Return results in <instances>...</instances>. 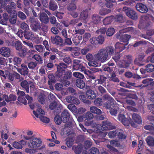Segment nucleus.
Wrapping results in <instances>:
<instances>
[{"instance_id": "18", "label": "nucleus", "mask_w": 154, "mask_h": 154, "mask_svg": "<svg viewBox=\"0 0 154 154\" xmlns=\"http://www.w3.org/2000/svg\"><path fill=\"white\" fill-rule=\"evenodd\" d=\"M137 10L141 13H146L148 11V9L146 6L141 3H138L136 6Z\"/></svg>"}, {"instance_id": "34", "label": "nucleus", "mask_w": 154, "mask_h": 154, "mask_svg": "<svg viewBox=\"0 0 154 154\" xmlns=\"http://www.w3.org/2000/svg\"><path fill=\"white\" fill-rule=\"evenodd\" d=\"M82 146L81 145H78L77 146L74 145L73 146L72 149L74 152L76 154H79L82 151Z\"/></svg>"}, {"instance_id": "47", "label": "nucleus", "mask_w": 154, "mask_h": 154, "mask_svg": "<svg viewBox=\"0 0 154 154\" xmlns=\"http://www.w3.org/2000/svg\"><path fill=\"white\" fill-rule=\"evenodd\" d=\"M66 144L69 147H70L73 144L74 140L73 137H68L66 139Z\"/></svg>"}, {"instance_id": "25", "label": "nucleus", "mask_w": 154, "mask_h": 154, "mask_svg": "<svg viewBox=\"0 0 154 154\" xmlns=\"http://www.w3.org/2000/svg\"><path fill=\"white\" fill-rule=\"evenodd\" d=\"M125 112L124 110L123 112L122 111H121L118 116L117 119L125 126Z\"/></svg>"}, {"instance_id": "38", "label": "nucleus", "mask_w": 154, "mask_h": 154, "mask_svg": "<svg viewBox=\"0 0 154 154\" xmlns=\"http://www.w3.org/2000/svg\"><path fill=\"white\" fill-rule=\"evenodd\" d=\"M76 3L72 1L67 6V9L69 11L76 10L77 8Z\"/></svg>"}, {"instance_id": "24", "label": "nucleus", "mask_w": 154, "mask_h": 154, "mask_svg": "<svg viewBox=\"0 0 154 154\" xmlns=\"http://www.w3.org/2000/svg\"><path fill=\"white\" fill-rule=\"evenodd\" d=\"M17 53L19 57L24 58L26 57L27 55L28 54V52L26 48L23 46L22 49L17 52Z\"/></svg>"}, {"instance_id": "1", "label": "nucleus", "mask_w": 154, "mask_h": 154, "mask_svg": "<svg viewBox=\"0 0 154 154\" xmlns=\"http://www.w3.org/2000/svg\"><path fill=\"white\" fill-rule=\"evenodd\" d=\"M114 51V48L113 46H108L105 48H102L99 50L98 53L95 54V57L98 60L104 62L108 60L109 55L111 56L113 54Z\"/></svg>"}, {"instance_id": "12", "label": "nucleus", "mask_w": 154, "mask_h": 154, "mask_svg": "<svg viewBox=\"0 0 154 154\" xmlns=\"http://www.w3.org/2000/svg\"><path fill=\"white\" fill-rule=\"evenodd\" d=\"M116 127L110 122L108 119L102 122L101 129L103 130H108L115 129Z\"/></svg>"}, {"instance_id": "32", "label": "nucleus", "mask_w": 154, "mask_h": 154, "mask_svg": "<svg viewBox=\"0 0 154 154\" xmlns=\"http://www.w3.org/2000/svg\"><path fill=\"white\" fill-rule=\"evenodd\" d=\"M21 87L25 89L26 92L28 93L29 92V85L28 82L26 80L22 81L20 84Z\"/></svg>"}, {"instance_id": "57", "label": "nucleus", "mask_w": 154, "mask_h": 154, "mask_svg": "<svg viewBox=\"0 0 154 154\" xmlns=\"http://www.w3.org/2000/svg\"><path fill=\"white\" fill-rule=\"evenodd\" d=\"M34 48L36 50L39 52H42L45 50L44 46L42 45H35Z\"/></svg>"}, {"instance_id": "19", "label": "nucleus", "mask_w": 154, "mask_h": 154, "mask_svg": "<svg viewBox=\"0 0 154 154\" xmlns=\"http://www.w3.org/2000/svg\"><path fill=\"white\" fill-rule=\"evenodd\" d=\"M39 15V19L40 20L42 23L47 24L49 22V19L48 15L45 12H40L38 14Z\"/></svg>"}, {"instance_id": "22", "label": "nucleus", "mask_w": 154, "mask_h": 154, "mask_svg": "<svg viewBox=\"0 0 154 154\" xmlns=\"http://www.w3.org/2000/svg\"><path fill=\"white\" fill-rule=\"evenodd\" d=\"M3 98L7 102L14 101L17 99L16 96L13 94H11L9 95V97L8 95L4 94L3 95Z\"/></svg>"}, {"instance_id": "30", "label": "nucleus", "mask_w": 154, "mask_h": 154, "mask_svg": "<svg viewBox=\"0 0 154 154\" xmlns=\"http://www.w3.org/2000/svg\"><path fill=\"white\" fill-rule=\"evenodd\" d=\"M75 85L78 88L81 89H83L85 86V82L82 79H77L75 82Z\"/></svg>"}, {"instance_id": "60", "label": "nucleus", "mask_w": 154, "mask_h": 154, "mask_svg": "<svg viewBox=\"0 0 154 154\" xmlns=\"http://www.w3.org/2000/svg\"><path fill=\"white\" fill-rule=\"evenodd\" d=\"M73 75L76 78H79V79H83L84 77L83 74L78 72H74L73 73Z\"/></svg>"}, {"instance_id": "56", "label": "nucleus", "mask_w": 154, "mask_h": 154, "mask_svg": "<svg viewBox=\"0 0 154 154\" xmlns=\"http://www.w3.org/2000/svg\"><path fill=\"white\" fill-rule=\"evenodd\" d=\"M103 102L102 99L99 98H97L94 101V104L97 106H100L102 105Z\"/></svg>"}, {"instance_id": "46", "label": "nucleus", "mask_w": 154, "mask_h": 154, "mask_svg": "<svg viewBox=\"0 0 154 154\" xmlns=\"http://www.w3.org/2000/svg\"><path fill=\"white\" fill-rule=\"evenodd\" d=\"M33 59L35 60L37 62V63L40 64L43 63V59L42 57L38 54H35L33 56Z\"/></svg>"}, {"instance_id": "63", "label": "nucleus", "mask_w": 154, "mask_h": 154, "mask_svg": "<svg viewBox=\"0 0 154 154\" xmlns=\"http://www.w3.org/2000/svg\"><path fill=\"white\" fill-rule=\"evenodd\" d=\"M96 37H92L89 40L91 43L94 46L98 44V41Z\"/></svg>"}, {"instance_id": "59", "label": "nucleus", "mask_w": 154, "mask_h": 154, "mask_svg": "<svg viewBox=\"0 0 154 154\" xmlns=\"http://www.w3.org/2000/svg\"><path fill=\"white\" fill-rule=\"evenodd\" d=\"M20 28L23 30V31H27L29 30V26L25 22L22 23L21 24Z\"/></svg>"}, {"instance_id": "10", "label": "nucleus", "mask_w": 154, "mask_h": 154, "mask_svg": "<svg viewBox=\"0 0 154 154\" xmlns=\"http://www.w3.org/2000/svg\"><path fill=\"white\" fill-rule=\"evenodd\" d=\"M103 98L104 100L107 101L104 103V107L107 109H110L114 105L115 100L109 94L104 95Z\"/></svg>"}, {"instance_id": "45", "label": "nucleus", "mask_w": 154, "mask_h": 154, "mask_svg": "<svg viewBox=\"0 0 154 154\" xmlns=\"http://www.w3.org/2000/svg\"><path fill=\"white\" fill-rule=\"evenodd\" d=\"M88 12L87 10L83 11L81 13L80 15V18L82 20L86 19L88 16Z\"/></svg>"}, {"instance_id": "26", "label": "nucleus", "mask_w": 154, "mask_h": 154, "mask_svg": "<svg viewBox=\"0 0 154 154\" xmlns=\"http://www.w3.org/2000/svg\"><path fill=\"white\" fill-rule=\"evenodd\" d=\"M23 35L26 39L32 40L34 37L33 33L29 30L27 31H23Z\"/></svg>"}, {"instance_id": "58", "label": "nucleus", "mask_w": 154, "mask_h": 154, "mask_svg": "<svg viewBox=\"0 0 154 154\" xmlns=\"http://www.w3.org/2000/svg\"><path fill=\"white\" fill-rule=\"evenodd\" d=\"M6 10L7 12L9 14H14V13H17L16 11L13 8L11 7L8 5L6 6Z\"/></svg>"}, {"instance_id": "14", "label": "nucleus", "mask_w": 154, "mask_h": 154, "mask_svg": "<svg viewBox=\"0 0 154 154\" xmlns=\"http://www.w3.org/2000/svg\"><path fill=\"white\" fill-rule=\"evenodd\" d=\"M63 39L60 36H51L50 42L54 45L60 46H63Z\"/></svg>"}, {"instance_id": "6", "label": "nucleus", "mask_w": 154, "mask_h": 154, "mask_svg": "<svg viewBox=\"0 0 154 154\" xmlns=\"http://www.w3.org/2000/svg\"><path fill=\"white\" fill-rule=\"evenodd\" d=\"M42 143L41 139L32 136L27 144L28 146L31 148H36L40 146Z\"/></svg>"}, {"instance_id": "41", "label": "nucleus", "mask_w": 154, "mask_h": 154, "mask_svg": "<svg viewBox=\"0 0 154 154\" xmlns=\"http://www.w3.org/2000/svg\"><path fill=\"white\" fill-rule=\"evenodd\" d=\"M113 20L114 21L118 23H122L124 22L123 16L122 14H119L114 16Z\"/></svg>"}, {"instance_id": "52", "label": "nucleus", "mask_w": 154, "mask_h": 154, "mask_svg": "<svg viewBox=\"0 0 154 154\" xmlns=\"http://www.w3.org/2000/svg\"><path fill=\"white\" fill-rule=\"evenodd\" d=\"M147 72H151L154 71V65L152 64H148L145 66Z\"/></svg>"}, {"instance_id": "37", "label": "nucleus", "mask_w": 154, "mask_h": 154, "mask_svg": "<svg viewBox=\"0 0 154 154\" xmlns=\"http://www.w3.org/2000/svg\"><path fill=\"white\" fill-rule=\"evenodd\" d=\"M82 39V36L81 35L73 37L72 38V41L75 45H77L80 44L81 41Z\"/></svg>"}, {"instance_id": "53", "label": "nucleus", "mask_w": 154, "mask_h": 154, "mask_svg": "<svg viewBox=\"0 0 154 154\" xmlns=\"http://www.w3.org/2000/svg\"><path fill=\"white\" fill-rule=\"evenodd\" d=\"M116 73L113 72L111 75L109 79L110 81L115 82H119V79L116 77Z\"/></svg>"}, {"instance_id": "13", "label": "nucleus", "mask_w": 154, "mask_h": 154, "mask_svg": "<svg viewBox=\"0 0 154 154\" xmlns=\"http://www.w3.org/2000/svg\"><path fill=\"white\" fill-rule=\"evenodd\" d=\"M126 14L129 18L136 20L137 19L138 16L137 13L132 9L126 7Z\"/></svg>"}, {"instance_id": "61", "label": "nucleus", "mask_w": 154, "mask_h": 154, "mask_svg": "<svg viewBox=\"0 0 154 154\" xmlns=\"http://www.w3.org/2000/svg\"><path fill=\"white\" fill-rule=\"evenodd\" d=\"M17 15L22 20H24L26 19V15L22 11H18L17 14Z\"/></svg>"}, {"instance_id": "8", "label": "nucleus", "mask_w": 154, "mask_h": 154, "mask_svg": "<svg viewBox=\"0 0 154 154\" xmlns=\"http://www.w3.org/2000/svg\"><path fill=\"white\" fill-rule=\"evenodd\" d=\"M61 117L63 119V122L66 123L64 126L65 128H70L72 125V124L70 122H68L70 118V115L68 111L66 109H64L63 111L61 114Z\"/></svg>"}, {"instance_id": "5", "label": "nucleus", "mask_w": 154, "mask_h": 154, "mask_svg": "<svg viewBox=\"0 0 154 154\" xmlns=\"http://www.w3.org/2000/svg\"><path fill=\"white\" fill-rule=\"evenodd\" d=\"M33 114L37 118H39L41 120L45 123H48L50 121L49 119L44 116L45 112L40 107H38L36 112L35 110L33 111Z\"/></svg>"}, {"instance_id": "21", "label": "nucleus", "mask_w": 154, "mask_h": 154, "mask_svg": "<svg viewBox=\"0 0 154 154\" xmlns=\"http://www.w3.org/2000/svg\"><path fill=\"white\" fill-rule=\"evenodd\" d=\"M0 53L4 57H8L11 54V50L8 48L3 47L0 49Z\"/></svg>"}, {"instance_id": "33", "label": "nucleus", "mask_w": 154, "mask_h": 154, "mask_svg": "<svg viewBox=\"0 0 154 154\" xmlns=\"http://www.w3.org/2000/svg\"><path fill=\"white\" fill-rule=\"evenodd\" d=\"M145 140L149 146H154V138L153 137L149 136L146 138Z\"/></svg>"}, {"instance_id": "43", "label": "nucleus", "mask_w": 154, "mask_h": 154, "mask_svg": "<svg viewBox=\"0 0 154 154\" xmlns=\"http://www.w3.org/2000/svg\"><path fill=\"white\" fill-rule=\"evenodd\" d=\"M13 63L14 65L19 66L21 64L22 61L21 59L17 57H14L12 59Z\"/></svg>"}, {"instance_id": "51", "label": "nucleus", "mask_w": 154, "mask_h": 154, "mask_svg": "<svg viewBox=\"0 0 154 154\" xmlns=\"http://www.w3.org/2000/svg\"><path fill=\"white\" fill-rule=\"evenodd\" d=\"M54 121L56 124L59 125L63 122V119L60 115H57L54 117Z\"/></svg>"}, {"instance_id": "11", "label": "nucleus", "mask_w": 154, "mask_h": 154, "mask_svg": "<svg viewBox=\"0 0 154 154\" xmlns=\"http://www.w3.org/2000/svg\"><path fill=\"white\" fill-rule=\"evenodd\" d=\"M57 71L55 73V75L58 77L61 76L62 74L65 71V69L67 67V65L64 63H60L59 64H57Z\"/></svg>"}, {"instance_id": "9", "label": "nucleus", "mask_w": 154, "mask_h": 154, "mask_svg": "<svg viewBox=\"0 0 154 154\" xmlns=\"http://www.w3.org/2000/svg\"><path fill=\"white\" fill-rule=\"evenodd\" d=\"M117 134L118 138L119 139H125V135L124 134L123 131L121 129L111 131H109L108 134L109 137L111 138H113L116 137Z\"/></svg>"}, {"instance_id": "44", "label": "nucleus", "mask_w": 154, "mask_h": 154, "mask_svg": "<svg viewBox=\"0 0 154 154\" xmlns=\"http://www.w3.org/2000/svg\"><path fill=\"white\" fill-rule=\"evenodd\" d=\"M79 98L83 102L88 104H91V102L86 98L85 95L81 94L79 96Z\"/></svg>"}, {"instance_id": "49", "label": "nucleus", "mask_w": 154, "mask_h": 154, "mask_svg": "<svg viewBox=\"0 0 154 154\" xmlns=\"http://www.w3.org/2000/svg\"><path fill=\"white\" fill-rule=\"evenodd\" d=\"M132 62V59L131 55L126 56V68L128 67Z\"/></svg>"}, {"instance_id": "48", "label": "nucleus", "mask_w": 154, "mask_h": 154, "mask_svg": "<svg viewBox=\"0 0 154 154\" xmlns=\"http://www.w3.org/2000/svg\"><path fill=\"white\" fill-rule=\"evenodd\" d=\"M129 124H131L133 127L136 128L137 126V125L132 121L131 118L128 119L126 118V126H128Z\"/></svg>"}, {"instance_id": "16", "label": "nucleus", "mask_w": 154, "mask_h": 154, "mask_svg": "<svg viewBox=\"0 0 154 154\" xmlns=\"http://www.w3.org/2000/svg\"><path fill=\"white\" fill-rule=\"evenodd\" d=\"M30 21L31 23V27L32 30L35 32H38L41 25L39 21L33 19H31Z\"/></svg>"}, {"instance_id": "2", "label": "nucleus", "mask_w": 154, "mask_h": 154, "mask_svg": "<svg viewBox=\"0 0 154 154\" xmlns=\"http://www.w3.org/2000/svg\"><path fill=\"white\" fill-rule=\"evenodd\" d=\"M72 76V72L71 70L65 71L61 76L58 77L55 75V77L59 80H60L63 85L66 87L69 86L70 84L69 81Z\"/></svg>"}, {"instance_id": "7", "label": "nucleus", "mask_w": 154, "mask_h": 154, "mask_svg": "<svg viewBox=\"0 0 154 154\" xmlns=\"http://www.w3.org/2000/svg\"><path fill=\"white\" fill-rule=\"evenodd\" d=\"M151 22L149 17L147 16H144L142 17L138 25V27L140 29H147L150 25Z\"/></svg>"}, {"instance_id": "29", "label": "nucleus", "mask_w": 154, "mask_h": 154, "mask_svg": "<svg viewBox=\"0 0 154 154\" xmlns=\"http://www.w3.org/2000/svg\"><path fill=\"white\" fill-rule=\"evenodd\" d=\"M17 13L10 14L9 21L10 23L12 25L15 24L17 22Z\"/></svg>"}, {"instance_id": "3", "label": "nucleus", "mask_w": 154, "mask_h": 154, "mask_svg": "<svg viewBox=\"0 0 154 154\" xmlns=\"http://www.w3.org/2000/svg\"><path fill=\"white\" fill-rule=\"evenodd\" d=\"M85 63L81 62V60H73L72 69L75 70H79L84 72L85 74L90 72V71L86 69Z\"/></svg>"}, {"instance_id": "55", "label": "nucleus", "mask_w": 154, "mask_h": 154, "mask_svg": "<svg viewBox=\"0 0 154 154\" xmlns=\"http://www.w3.org/2000/svg\"><path fill=\"white\" fill-rule=\"evenodd\" d=\"M22 44L20 41H16L15 43V47L16 49L19 51L22 48L23 46H22Z\"/></svg>"}, {"instance_id": "4", "label": "nucleus", "mask_w": 154, "mask_h": 154, "mask_svg": "<svg viewBox=\"0 0 154 154\" xmlns=\"http://www.w3.org/2000/svg\"><path fill=\"white\" fill-rule=\"evenodd\" d=\"M115 56L112 58L116 62H118L120 58V55L119 54L125 48V44L122 43L117 42L115 45Z\"/></svg>"}, {"instance_id": "31", "label": "nucleus", "mask_w": 154, "mask_h": 154, "mask_svg": "<svg viewBox=\"0 0 154 154\" xmlns=\"http://www.w3.org/2000/svg\"><path fill=\"white\" fill-rule=\"evenodd\" d=\"M49 8L50 10L52 11L57 10L58 6L57 3L54 0H50L49 3Z\"/></svg>"}, {"instance_id": "50", "label": "nucleus", "mask_w": 154, "mask_h": 154, "mask_svg": "<svg viewBox=\"0 0 154 154\" xmlns=\"http://www.w3.org/2000/svg\"><path fill=\"white\" fill-rule=\"evenodd\" d=\"M109 113L110 114L113 116H116L117 113V111L119 109V108L117 106L114 107L113 108L110 109Z\"/></svg>"}, {"instance_id": "62", "label": "nucleus", "mask_w": 154, "mask_h": 154, "mask_svg": "<svg viewBox=\"0 0 154 154\" xmlns=\"http://www.w3.org/2000/svg\"><path fill=\"white\" fill-rule=\"evenodd\" d=\"M57 106V103L54 100L51 103L49 106V108L51 110L54 109L56 108Z\"/></svg>"}, {"instance_id": "28", "label": "nucleus", "mask_w": 154, "mask_h": 154, "mask_svg": "<svg viewBox=\"0 0 154 154\" xmlns=\"http://www.w3.org/2000/svg\"><path fill=\"white\" fill-rule=\"evenodd\" d=\"M86 95L87 98L90 99H94L96 97V93L94 91L91 89L88 90L86 91Z\"/></svg>"}, {"instance_id": "42", "label": "nucleus", "mask_w": 154, "mask_h": 154, "mask_svg": "<svg viewBox=\"0 0 154 154\" xmlns=\"http://www.w3.org/2000/svg\"><path fill=\"white\" fill-rule=\"evenodd\" d=\"M90 110L92 113L97 115H100L102 113L101 110L96 106L91 107L90 108Z\"/></svg>"}, {"instance_id": "20", "label": "nucleus", "mask_w": 154, "mask_h": 154, "mask_svg": "<svg viewBox=\"0 0 154 154\" xmlns=\"http://www.w3.org/2000/svg\"><path fill=\"white\" fill-rule=\"evenodd\" d=\"M125 29L120 30L119 32L116 34L117 38L119 39L121 42H125Z\"/></svg>"}, {"instance_id": "39", "label": "nucleus", "mask_w": 154, "mask_h": 154, "mask_svg": "<svg viewBox=\"0 0 154 154\" xmlns=\"http://www.w3.org/2000/svg\"><path fill=\"white\" fill-rule=\"evenodd\" d=\"M48 78L49 80L48 81V83L49 85H51L53 83L56 82V79H55V77L54 74L52 73L49 74L48 75Z\"/></svg>"}, {"instance_id": "15", "label": "nucleus", "mask_w": 154, "mask_h": 154, "mask_svg": "<svg viewBox=\"0 0 154 154\" xmlns=\"http://www.w3.org/2000/svg\"><path fill=\"white\" fill-rule=\"evenodd\" d=\"M84 119H85V125L88 126L92 124L93 121L91 120L94 117L93 114L89 112H87L83 115Z\"/></svg>"}, {"instance_id": "27", "label": "nucleus", "mask_w": 154, "mask_h": 154, "mask_svg": "<svg viewBox=\"0 0 154 154\" xmlns=\"http://www.w3.org/2000/svg\"><path fill=\"white\" fill-rule=\"evenodd\" d=\"M106 77L104 75H100L99 78L97 79L93 83L95 85L98 84H102L106 81Z\"/></svg>"}, {"instance_id": "23", "label": "nucleus", "mask_w": 154, "mask_h": 154, "mask_svg": "<svg viewBox=\"0 0 154 154\" xmlns=\"http://www.w3.org/2000/svg\"><path fill=\"white\" fill-rule=\"evenodd\" d=\"M48 31V26L45 24H42L40 26L39 31L41 35H45Z\"/></svg>"}, {"instance_id": "54", "label": "nucleus", "mask_w": 154, "mask_h": 154, "mask_svg": "<svg viewBox=\"0 0 154 154\" xmlns=\"http://www.w3.org/2000/svg\"><path fill=\"white\" fill-rule=\"evenodd\" d=\"M37 63L35 62L30 61L27 64V66L30 69H34L37 66Z\"/></svg>"}, {"instance_id": "36", "label": "nucleus", "mask_w": 154, "mask_h": 154, "mask_svg": "<svg viewBox=\"0 0 154 154\" xmlns=\"http://www.w3.org/2000/svg\"><path fill=\"white\" fill-rule=\"evenodd\" d=\"M132 119L135 122L138 124L141 123L142 120L140 116L138 114L136 113H134L132 115Z\"/></svg>"}, {"instance_id": "40", "label": "nucleus", "mask_w": 154, "mask_h": 154, "mask_svg": "<svg viewBox=\"0 0 154 154\" xmlns=\"http://www.w3.org/2000/svg\"><path fill=\"white\" fill-rule=\"evenodd\" d=\"M100 20V17L99 15L94 14L92 17L91 22L94 24H98Z\"/></svg>"}, {"instance_id": "35", "label": "nucleus", "mask_w": 154, "mask_h": 154, "mask_svg": "<svg viewBox=\"0 0 154 154\" xmlns=\"http://www.w3.org/2000/svg\"><path fill=\"white\" fill-rule=\"evenodd\" d=\"M114 16H111L105 18L103 20V24L106 25L111 23L112 21L114 20Z\"/></svg>"}, {"instance_id": "64", "label": "nucleus", "mask_w": 154, "mask_h": 154, "mask_svg": "<svg viewBox=\"0 0 154 154\" xmlns=\"http://www.w3.org/2000/svg\"><path fill=\"white\" fill-rule=\"evenodd\" d=\"M90 154H100V152L99 149L94 147H93L90 149Z\"/></svg>"}, {"instance_id": "17", "label": "nucleus", "mask_w": 154, "mask_h": 154, "mask_svg": "<svg viewBox=\"0 0 154 154\" xmlns=\"http://www.w3.org/2000/svg\"><path fill=\"white\" fill-rule=\"evenodd\" d=\"M17 71L21 75L26 76L29 72V69L26 65L24 63L21 64L20 68H17Z\"/></svg>"}]
</instances>
